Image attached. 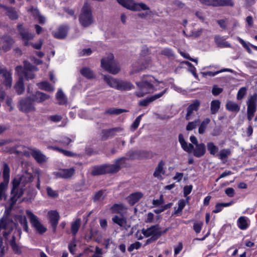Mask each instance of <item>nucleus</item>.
Returning <instances> with one entry per match:
<instances>
[{"instance_id": "obj_20", "label": "nucleus", "mask_w": 257, "mask_h": 257, "mask_svg": "<svg viewBox=\"0 0 257 257\" xmlns=\"http://www.w3.org/2000/svg\"><path fill=\"white\" fill-rule=\"evenodd\" d=\"M30 153L39 163H43L47 161L46 157L39 150H30Z\"/></svg>"}, {"instance_id": "obj_14", "label": "nucleus", "mask_w": 257, "mask_h": 257, "mask_svg": "<svg viewBox=\"0 0 257 257\" xmlns=\"http://www.w3.org/2000/svg\"><path fill=\"white\" fill-rule=\"evenodd\" d=\"M18 28L25 45H29L30 43L28 41L34 38V35L26 31L22 25H19Z\"/></svg>"}, {"instance_id": "obj_29", "label": "nucleus", "mask_w": 257, "mask_h": 257, "mask_svg": "<svg viewBox=\"0 0 257 257\" xmlns=\"http://www.w3.org/2000/svg\"><path fill=\"white\" fill-rule=\"evenodd\" d=\"M13 40L9 36H6L4 38V41L2 46L1 49H3L5 51H7L11 48L13 44Z\"/></svg>"}, {"instance_id": "obj_38", "label": "nucleus", "mask_w": 257, "mask_h": 257, "mask_svg": "<svg viewBox=\"0 0 257 257\" xmlns=\"http://www.w3.org/2000/svg\"><path fill=\"white\" fill-rule=\"evenodd\" d=\"M234 3L232 0H216L214 7L230 6L233 7Z\"/></svg>"}, {"instance_id": "obj_61", "label": "nucleus", "mask_w": 257, "mask_h": 257, "mask_svg": "<svg viewBox=\"0 0 257 257\" xmlns=\"http://www.w3.org/2000/svg\"><path fill=\"white\" fill-rule=\"evenodd\" d=\"M127 155L129 156L130 158L132 159H137L139 157L138 151H131L128 152Z\"/></svg>"}, {"instance_id": "obj_53", "label": "nucleus", "mask_w": 257, "mask_h": 257, "mask_svg": "<svg viewBox=\"0 0 257 257\" xmlns=\"http://www.w3.org/2000/svg\"><path fill=\"white\" fill-rule=\"evenodd\" d=\"M246 88L245 87H241L238 91L237 95V98L238 100H241L246 93Z\"/></svg>"}, {"instance_id": "obj_46", "label": "nucleus", "mask_w": 257, "mask_h": 257, "mask_svg": "<svg viewBox=\"0 0 257 257\" xmlns=\"http://www.w3.org/2000/svg\"><path fill=\"white\" fill-rule=\"evenodd\" d=\"M47 195L51 198H56L58 197L59 193L58 191L53 190L50 187H47L46 188Z\"/></svg>"}, {"instance_id": "obj_12", "label": "nucleus", "mask_w": 257, "mask_h": 257, "mask_svg": "<svg viewBox=\"0 0 257 257\" xmlns=\"http://www.w3.org/2000/svg\"><path fill=\"white\" fill-rule=\"evenodd\" d=\"M0 82L7 87H11L12 84V74L6 68L0 67Z\"/></svg>"}, {"instance_id": "obj_8", "label": "nucleus", "mask_w": 257, "mask_h": 257, "mask_svg": "<svg viewBox=\"0 0 257 257\" xmlns=\"http://www.w3.org/2000/svg\"><path fill=\"white\" fill-rule=\"evenodd\" d=\"M143 235L146 237L151 236V239H148L147 244L151 242V240H155L161 235V231L159 225H155L150 227L142 229Z\"/></svg>"}, {"instance_id": "obj_4", "label": "nucleus", "mask_w": 257, "mask_h": 257, "mask_svg": "<svg viewBox=\"0 0 257 257\" xmlns=\"http://www.w3.org/2000/svg\"><path fill=\"white\" fill-rule=\"evenodd\" d=\"M179 142L182 148L188 153H191L193 150L194 155L198 158L201 157L203 156L205 152V146L203 143L197 144L195 149H194V146L191 144H188L185 141L184 137L182 134H180L178 137Z\"/></svg>"}, {"instance_id": "obj_15", "label": "nucleus", "mask_w": 257, "mask_h": 257, "mask_svg": "<svg viewBox=\"0 0 257 257\" xmlns=\"http://www.w3.org/2000/svg\"><path fill=\"white\" fill-rule=\"evenodd\" d=\"M148 63H144L142 61L135 62L132 65V68L130 72L131 75L139 73L147 68Z\"/></svg>"}, {"instance_id": "obj_32", "label": "nucleus", "mask_w": 257, "mask_h": 257, "mask_svg": "<svg viewBox=\"0 0 257 257\" xmlns=\"http://www.w3.org/2000/svg\"><path fill=\"white\" fill-rule=\"evenodd\" d=\"M111 211L113 213H119L122 214L125 212L126 208L121 204H114L110 208Z\"/></svg>"}, {"instance_id": "obj_54", "label": "nucleus", "mask_w": 257, "mask_h": 257, "mask_svg": "<svg viewBox=\"0 0 257 257\" xmlns=\"http://www.w3.org/2000/svg\"><path fill=\"white\" fill-rule=\"evenodd\" d=\"M186 205V202L184 200H181L178 202V207L177 209L175 211V214H177L181 212Z\"/></svg>"}, {"instance_id": "obj_2", "label": "nucleus", "mask_w": 257, "mask_h": 257, "mask_svg": "<svg viewBox=\"0 0 257 257\" xmlns=\"http://www.w3.org/2000/svg\"><path fill=\"white\" fill-rule=\"evenodd\" d=\"M136 84L139 88V90L136 93L139 97L159 89L160 87H158V85H160L162 88L164 86L163 81H158L152 75H144L141 81L137 82Z\"/></svg>"}, {"instance_id": "obj_60", "label": "nucleus", "mask_w": 257, "mask_h": 257, "mask_svg": "<svg viewBox=\"0 0 257 257\" xmlns=\"http://www.w3.org/2000/svg\"><path fill=\"white\" fill-rule=\"evenodd\" d=\"M12 226H10L9 224H8L7 220L6 219L2 220L0 222V229H11Z\"/></svg>"}, {"instance_id": "obj_51", "label": "nucleus", "mask_w": 257, "mask_h": 257, "mask_svg": "<svg viewBox=\"0 0 257 257\" xmlns=\"http://www.w3.org/2000/svg\"><path fill=\"white\" fill-rule=\"evenodd\" d=\"M199 123V120L198 119L195 120L193 121L189 122L186 126V130L187 131H192L198 125Z\"/></svg>"}, {"instance_id": "obj_13", "label": "nucleus", "mask_w": 257, "mask_h": 257, "mask_svg": "<svg viewBox=\"0 0 257 257\" xmlns=\"http://www.w3.org/2000/svg\"><path fill=\"white\" fill-rule=\"evenodd\" d=\"M23 69L24 70L23 77L25 76L28 80L33 79L35 77V75L33 72L38 70L35 66L32 65L26 61L24 62V67H23Z\"/></svg>"}, {"instance_id": "obj_3", "label": "nucleus", "mask_w": 257, "mask_h": 257, "mask_svg": "<svg viewBox=\"0 0 257 257\" xmlns=\"http://www.w3.org/2000/svg\"><path fill=\"white\" fill-rule=\"evenodd\" d=\"M125 160V158H121L116 160L114 164L104 165L95 167L92 170L91 174L94 176H96L105 173L118 172L123 165Z\"/></svg>"}, {"instance_id": "obj_64", "label": "nucleus", "mask_w": 257, "mask_h": 257, "mask_svg": "<svg viewBox=\"0 0 257 257\" xmlns=\"http://www.w3.org/2000/svg\"><path fill=\"white\" fill-rule=\"evenodd\" d=\"M222 91V89L221 88L218 87L217 86H214L212 90V93L214 95H217Z\"/></svg>"}, {"instance_id": "obj_63", "label": "nucleus", "mask_w": 257, "mask_h": 257, "mask_svg": "<svg viewBox=\"0 0 257 257\" xmlns=\"http://www.w3.org/2000/svg\"><path fill=\"white\" fill-rule=\"evenodd\" d=\"M202 225V222L195 223L194 224L193 228L196 233H199L200 232Z\"/></svg>"}, {"instance_id": "obj_55", "label": "nucleus", "mask_w": 257, "mask_h": 257, "mask_svg": "<svg viewBox=\"0 0 257 257\" xmlns=\"http://www.w3.org/2000/svg\"><path fill=\"white\" fill-rule=\"evenodd\" d=\"M51 148L54 150L58 151L66 156L71 157L74 156V154L70 151L64 150L59 148H55L52 147Z\"/></svg>"}, {"instance_id": "obj_45", "label": "nucleus", "mask_w": 257, "mask_h": 257, "mask_svg": "<svg viewBox=\"0 0 257 257\" xmlns=\"http://www.w3.org/2000/svg\"><path fill=\"white\" fill-rule=\"evenodd\" d=\"M7 187L6 183L0 184V204L3 200H5L6 199L5 191Z\"/></svg>"}, {"instance_id": "obj_39", "label": "nucleus", "mask_w": 257, "mask_h": 257, "mask_svg": "<svg viewBox=\"0 0 257 257\" xmlns=\"http://www.w3.org/2000/svg\"><path fill=\"white\" fill-rule=\"evenodd\" d=\"M210 122L209 118H205L200 123L198 128V133L200 134H203L205 133L207 126Z\"/></svg>"}, {"instance_id": "obj_34", "label": "nucleus", "mask_w": 257, "mask_h": 257, "mask_svg": "<svg viewBox=\"0 0 257 257\" xmlns=\"http://www.w3.org/2000/svg\"><path fill=\"white\" fill-rule=\"evenodd\" d=\"M226 109L232 112H238L240 110V106L239 105L232 101H228L226 104Z\"/></svg>"}, {"instance_id": "obj_43", "label": "nucleus", "mask_w": 257, "mask_h": 257, "mask_svg": "<svg viewBox=\"0 0 257 257\" xmlns=\"http://www.w3.org/2000/svg\"><path fill=\"white\" fill-rule=\"evenodd\" d=\"M56 98L60 104H63L66 103L67 99L63 92L59 90L56 94Z\"/></svg>"}, {"instance_id": "obj_22", "label": "nucleus", "mask_w": 257, "mask_h": 257, "mask_svg": "<svg viewBox=\"0 0 257 257\" xmlns=\"http://www.w3.org/2000/svg\"><path fill=\"white\" fill-rule=\"evenodd\" d=\"M166 91V89H165L162 92H160L158 94H155L149 98H147L145 99L140 101L139 104L141 106H147L149 104V103L152 102L153 101L161 97Z\"/></svg>"}, {"instance_id": "obj_28", "label": "nucleus", "mask_w": 257, "mask_h": 257, "mask_svg": "<svg viewBox=\"0 0 257 257\" xmlns=\"http://www.w3.org/2000/svg\"><path fill=\"white\" fill-rule=\"evenodd\" d=\"M112 221L120 226V227H125L126 223V219L125 218L122 214L120 216L115 215L112 218Z\"/></svg>"}, {"instance_id": "obj_33", "label": "nucleus", "mask_w": 257, "mask_h": 257, "mask_svg": "<svg viewBox=\"0 0 257 257\" xmlns=\"http://www.w3.org/2000/svg\"><path fill=\"white\" fill-rule=\"evenodd\" d=\"M10 170L8 165L4 164L3 172L4 182L2 183H6L7 186H8V184L10 180Z\"/></svg>"}, {"instance_id": "obj_25", "label": "nucleus", "mask_w": 257, "mask_h": 257, "mask_svg": "<svg viewBox=\"0 0 257 257\" xmlns=\"http://www.w3.org/2000/svg\"><path fill=\"white\" fill-rule=\"evenodd\" d=\"M164 163L163 162H160L158 166L156 167L155 171L154 173V176L155 177L158 178V179H162L163 176L165 174V170H164Z\"/></svg>"}, {"instance_id": "obj_7", "label": "nucleus", "mask_w": 257, "mask_h": 257, "mask_svg": "<svg viewBox=\"0 0 257 257\" xmlns=\"http://www.w3.org/2000/svg\"><path fill=\"white\" fill-rule=\"evenodd\" d=\"M80 24L84 27H87L93 23V18L89 5L85 3L82 8L79 17Z\"/></svg>"}, {"instance_id": "obj_56", "label": "nucleus", "mask_w": 257, "mask_h": 257, "mask_svg": "<svg viewBox=\"0 0 257 257\" xmlns=\"http://www.w3.org/2000/svg\"><path fill=\"white\" fill-rule=\"evenodd\" d=\"M237 40H238L239 43L242 44L243 47H244L246 49V50L249 54L252 53V51H251V49H250L249 45L247 43H246L243 39H242L240 38H239V37L237 38Z\"/></svg>"}, {"instance_id": "obj_10", "label": "nucleus", "mask_w": 257, "mask_h": 257, "mask_svg": "<svg viewBox=\"0 0 257 257\" xmlns=\"http://www.w3.org/2000/svg\"><path fill=\"white\" fill-rule=\"evenodd\" d=\"M33 102L32 98L30 97L21 100L18 106L19 110L25 113L35 111L36 107Z\"/></svg>"}, {"instance_id": "obj_62", "label": "nucleus", "mask_w": 257, "mask_h": 257, "mask_svg": "<svg viewBox=\"0 0 257 257\" xmlns=\"http://www.w3.org/2000/svg\"><path fill=\"white\" fill-rule=\"evenodd\" d=\"M125 111L124 109H110L107 111V113L109 114H119Z\"/></svg>"}, {"instance_id": "obj_23", "label": "nucleus", "mask_w": 257, "mask_h": 257, "mask_svg": "<svg viewBox=\"0 0 257 257\" xmlns=\"http://www.w3.org/2000/svg\"><path fill=\"white\" fill-rule=\"evenodd\" d=\"M249 224L248 218L245 216H240L237 221V226L241 230L247 229Z\"/></svg>"}, {"instance_id": "obj_27", "label": "nucleus", "mask_w": 257, "mask_h": 257, "mask_svg": "<svg viewBox=\"0 0 257 257\" xmlns=\"http://www.w3.org/2000/svg\"><path fill=\"white\" fill-rule=\"evenodd\" d=\"M135 88L134 85L130 82L120 80L117 90H130Z\"/></svg>"}, {"instance_id": "obj_9", "label": "nucleus", "mask_w": 257, "mask_h": 257, "mask_svg": "<svg viewBox=\"0 0 257 257\" xmlns=\"http://www.w3.org/2000/svg\"><path fill=\"white\" fill-rule=\"evenodd\" d=\"M26 214L29 218L32 226L38 233L42 234L46 232L47 228L40 222L37 216L29 210H26Z\"/></svg>"}, {"instance_id": "obj_18", "label": "nucleus", "mask_w": 257, "mask_h": 257, "mask_svg": "<svg viewBox=\"0 0 257 257\" xmlns=\"http://www.w3.org/2000/svg\"><path fill=\"white\" fill-rule=\"evenodd\" d=\"M200 105V102L198 100H195L187 108V112L186 115V119L190 120L192 118V115L195 111H197Z\"/></svg>"}, {"instance_id": "obj_5", "label": "nucleus", "mask_w": 257, "mask_h": 257, "mask_svg": "<svg viewBox=\"0 0 257 257\" xmlns=\"http://www.w3.org/2000/svg\"><path fill=\"white\" fill-rule=\"evenodd\" d=\"M101 67L106 71L114 75L117 74L120 70L119 63L114 59L112 54L107 55L101 59Z\"/></svg>"}, {"instance_id": "obj_35", "label": "nucleus", "mask_w": 257, "mask_h": 257, "mask_svg": "<svg viewBox=\"0 0 257 257\" xmlns=\"http://www.w3.org/2000/svg\"><path fill=\"white\" fill-rule=\"evenodd\" d=\"M220 106V101L219 100H213L210 103V110L211 114H215Z\"/></svg>"}, {"instance_id": "obj_48", "label": "nucleus", "mask_w": 257, "mask_h": 257, "mask_svg": "<svg viewBox=\"0 0 257 257\" xmlns=\"http://www.w3.org/2000/svg\"><path fill=\"white\" fill-rule=\"evenodd\" d=\"M106 196V193L103 191H99L96 193L94 196V200L95 201H100L103 200Z\"/></svg>"}, {"instance_id": "obj_59", "label": "nucleus", "mask_w": 257, "mask_h": 257, "mask_svg": "<svg viewBox=\"0 0 257 257\" xmlns=\"http://www.w3.org/2000/svg\"><path fill=\"white\" fill-rule=\"evenodd\" d=\"M143 116V114H141L139 116H138L137 118L135 119V121L133 123L132 127L134 129H136L139 125L140 122L141 121V120L142 119V117Z\"/></svg>"}, {"instance_id": "obj_31", "label": "nucleus", "mask_w": 257, "mask_h": 257, "mask_svg": "<svg viewBox=\"0 0 257 257\" xmlns=\"http://www.w3.org/2000/svg\"><path fill=\"white\" fill-rule=\"evenodd\" d=\"M49 219L54 227H56L58 224L59 216L56 211H50L48 212Z\"/></svg>"}, {"instance_id": "obj_42", "label": "nucleus", "mask_w": 257, "mask_h": 257, "mask_svg": "<svg viewBox=\"0 0 257 257\" xmlns=\"http://www.w3.org/2000/svg\"><path fill=\"white\" fill-rule=\"evenodd\" d=\"M81 74L84 77L91 79L94 78L93 72L89 68H84L81 70Z\"/></svg>"}, {"instance_id": "obj_21", "label": "nucleus", "mask_w": 257, "mask_h": 257, "mask_svg": "<svg viewBox=\"0 0 257 257\" xmlns=\"http://www.w3.org/2000/svg\"><path fill=\"white\" fill-rule=\"evenodd\" d=\"M68 30V28L67 26H61L53 32V35L56 38L63 39L66 36Z\"/></svg>"}, {"instance_id": "obj_24", "label": "nucleus", "mask_w": 257, "mask_h": 257, "mask_svg": "<svg viewBox=\"0 0 257 257\" xmlns=\"http://www.w3.org/2000/svg\"><path fill=\"white\" fill-rule=\"evenodd\" d=\"M49 98V96L40 91L36 92L32 98L34 102L42 103Z\"/></svg>"}, {"instance_id": "obj_30", "label": "nucleus", "mask_w": 257, "mask_h": 257, "mask_svg": "<svg viewBox=\"0 0 257 257\" xmlns=\"http://www.w3.org/2000/svg\"><path fill=\"white\" fill-rule=\"evenodd\" d=\"M214 41L216 44L220 47H230V44L227 41H225L223 37L219 36H216L214 38Z\"/></svg>"}, {"instance_id": "obj_26", "label": "nucleus", "mask_w": 257, "mask_h": 257, "mask_svg": "<svg viewBox=\"0 0 257 257\" xmlns=\"http://www.w3.org/2000/svg\"><path fill=\"white\" fill-rule=\"evenodd\" d=\"M143 196V194L140 192H137L131 194L128 197V202L131 205H134Z\"/></svg>"}, {"instance_id": "obj_36", "label": "nucleus", "mask_w": 257, "mask_h": 257, "mask_svg": "<svg viewBox=\"0 0 257 257\" xmlns=\"http://www.w3.org/2000/svg\"><path fill=\"white\" fill-rule=\"evenodd\" d=\"M37 85L40 89L45 91L51 92L54 90V87L47 81L42 82L38 83Z\"/></svg>"}, {"instance_id": "obj_16", "label": "nucleus", "mask_w": 257, "mask_h": 257, "mask_svg": "<svg viewBox=\"0 0 257 257\" xmlns=\"http://www.w3.org/2000/svg\"><path fill=\"white\" fill-rule=\"evenodd\" d=\"M74 172L75 170L73 168L61 169L55 173V175L57 178H68L72 177Z\"/></svg>"}, {"instance_id": "obj_11", "label": "nucleus", "mask_w": 257, "mask_h": 257, "mask_svg": "<svg viewBox=\"0 0 257 257\" xmlns=\"http://www.w3.org/2000/svg\"><path fill=\"white\" fill-rule=\"evenodd\" d=\"M16 73L19 76L18 81L15 85V88L18 94H21L24 91L23 67L18 66L15 68Z\"/></svg>"}, {"instance_id": "obj_17", "label": "nucleus", "mask_w": 257, "mask_h": 257, "mask_svg": "<svg viewBox=\"0 0 257 257\" xmlns=\"http://www.w3.org/2000/svg\"><path fill=\"white\" fill-rule=\"evenodd\" d=\"M103 79L110 87L116 89H118L120 80L114 78L108 75H103Z\"/></svg>"}, {"instance_id": "obj_6", "label": "nucleus", "mask_w": 257, "mask_h": 257, "mask_svg": "<svg viewBox=\"0 0 257 257\" xmlns=\"http://www.w3.org/2000/svg\"><path fill=\"white\" fill-rule=\"evenodd\" d=\"M123 8L133 12L149 11L150 7L144 3H137L134 0H116Z\"/></svg>"}, {"instance_id": "obj_40", "label": "nucleus", "mask_w": 257, "mask_h": 257, "mask_svg": "<svg viewBox=\"0 0 257 257\" xmlns=\"http://www.w3.org/2000/svg\"><path fill=\"white\" fill-rule=\"evenodd\" d=\"M207 150L211 155H217L218 151V147L212 142L208 143L207 144Z\"/></svg>"}, {"instance_id": "obj_57", "label": "nucleus", "mask_w": 257, "mask_h": 257, "mask_svg": "<svg viewBox=\"0 0 257 257\" xmlns=\"http://www.w3.org/2000/svg\"><path fill=\"white\" fill-rule=\"evenodd\" d=\"M161 54L164 55L168 57H171L173 56V52L171 49L166 48L163 49L161 51Z\"/></svg>"}, {"instance_id": "obj_37", "label": "nucleus", "mask_w": 257, "mask_h": 257, "mask_svg": "<svg viewBox=\"0 0 257 257\" xmlns=\"http://www.w3.org/2000/svg\"><path fill=\"white\" fill-rule=\"evenodd\" d=\"M17 220L23 226L24 230L28 232L29 231V227L28 225V222L26 216L22 215H18L16 216Z\"/></svg>"}, {"instance_id": "obj_41", "label": "nucleus", "mask_w": 257, "mask_h": 257, "mask_svg": "<svg viewBox=\"0 0 257 257\" xmlns=\"http://www.w3.org/2000/svg\"><path fill=\"white\" fill-rule=\"evenodd\" d=\"M233 203V201H230L228 203H218L216 204L215 209L213 210V212L214 213H218L222 210L223 207L229 206Z\"/></svg>"}, {"instance_id": "obj_1", "label": "nucleus", "mask_w": 257, "mask_h": 257, "mask_svg": "<svg viewBox=\"0 0 257 257\" xmlns=\"http://www.w3.org/2000/svg\"><path fill=\"white\" fill-rule=\"evenodd\" d=\"M22 167L23 173L21 176L16 177L13 181V188L12 189L11 197L9 204L10 208H12L16 203L19 198L23 194V187L29 182L32 181V175L30 172L32 168L31 165L28 162H23Z\"/></svg>"}, {"instance_id": "obj_58", "label": "nucleus", "mask_w": 257, "mask_h": 257, "mask_svg": "<svg viewBox=\"0 0 257 257\" xmlns=\"http://www.w3.org/2000/svg\"><path fill=\"white\" fill-rule=\"evenodd\" d=\"M141 243L140 242H136L132 244L128 248L129 251H132L134 249H138L141 246Z\"/></svg>"}, {"instance_id": "obj_19", "label": "nucleus", "mask_w": 257, "mask_h": 257, "mask_svg": "<svg viewBox=\"0 0 257 257\" xmlns=\"http://www.w3.org/2000/svg\"><path fill=\"white\" fill-rule=\"evenodd\" d=\"M247 110L255 111L256 110L257 106V94L255 93L253 95L249 97L247 102Z\"/></svg>"}, {"instance_id": "obj_52", "label": "nucleus", "mask_w": 257, "mask_h": 257, "mask_svg": "<svg viewBox=\"0 0 257 257\" xmlns=\"http://www.w3.org/2000/svg\"><path fill=\"white\" fill-rule=\"evenodd\" d=\"M62 116L59 114L52 115L48 117V120L54 122H59L62 120Z\"/></svg>"}, {"instance_id": "obj_50", "label": "nucleus", "mask_w": 257, "mask_h": 257, "mask_svg": "<svg viewBox=\"0 0 257 257\" xmlns=\"http://www.w3.org/2000/svg\"><path fill=\"white\" fill-rule=\"evenodd\" d=\"M7 15L11 19H16L18 17L17 12L13 8H9L8 9Z\"/></svg>"}, {"instance_id": "obj_44", "label": "nucleus", "mask_w": 257, "mask_h": 257, "mask_svg": "<svg viewBox=\"0 0 257 257\" xmlns=\"http://www.w3.org/2000/svg\"><path fill=\"white\" fill-rule=\"evenodd\" d=\"M231 152L229 149H222L219 153L217 154L219 159L223 160L226 159L228 156L230 155Z\"/></svg>"}, {"instance_id": "obj_47", "label": "nucleus", "mask_w": 257, "mask_h": 257, "mask_svg": "<svg viewBox=\"0 0 257 257\" xmlns=\"http://www.w3.org/2000/svg\"><path fill=\"white\" fill-rule=\"evenodd\" d=\"M80 225V220L77 219L71 225V231L73 233V234L75 235L77 232Z\"/></svg>"}, {"instance_id": "obj_49", "label": "nucleus", "mask_w": 257, "mask_h": 257, "mask_svg": "<svg viewBox=\"0 0 257 257\" xmlns=\"http://www.w3.org/2000/svg\"><path fill=\"white\" fill-rule=\"evenodd\" d=\"M31 12L33 15V16L38 19V21L40 23L43 24L45 22V18L39 15V12L37 10H32Z\"/></svg>"}]
</instances>
